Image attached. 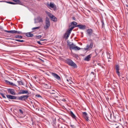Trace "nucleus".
Masks as SVG:
<instances>
[{"label": "nucleus", "mask_w": 128, "mask_h": 128, "mask_svg": "<svg viewBox=\"0 0 128 128\" xmlns=\"http://www.w3.org/2000/svg\"><path fill=\"white\" fill-rule=\"evenodd\" d=\"M126 7H128V5H126Z\"/></svg>", "instance_id": "nucleus-49"}, {"label": "nucleus", "mask_w": 128, "mask_h": 128, "mask_svg": "<svg viewBox=\"0 0 128 128\" xmlns=\"http://www.w3.org/2000/svg\"><path fill=\"white\" fill-rule=\"evenodd\" d=\"M37 19L39 22H43L42 17L40 16L38 17L37 18Z\"/></svg>", "instance_id": "nucleus-17"}, {"label": "nucleus", "mask_w": 128, "mask_h": 128, "mask_svg": "<svg viewBox=\"0 0 128 128\" xmlns=\"http://www.w3.org/2000/svg\"><path fill=\"white\" fill-rule=\"evenodd\" d=\"M29 94V92L27 90H20L19 91L18 93V94Z\"/></svg>", "instance_id": "nucleus-7"}, {"label": "nucleus", "mask_w": 128, "mask_h": 128, "mask_svg": "<svg viewBox=\"0 0 128 128\" xmlns=\"http://www.w3.org/2000/svg\"><path fill=\"white\" fill-rule=\"evenodd\" d=\"M52 75L54 78L58 80H60V77L56 74L54 72H52Z\"/></svg>", "instance_id": "nucleus-9"}, {"label": "nucleus", "mask_w": 128, "mask_h": 128, "mask_svg": "<svg viewBox=\"0 0 128 128\" xmlns=\"http://www.w3.org/2000/svg\"><path fill=\"white\" fill-rule=\"evenodd\" d=\"M52 94H54V93H52Z\"/></svg>", "instance_id": "nucleus-52"}, {"label": "nucleus", "mask_w": 128, "mask_h": 128, "mask_svg": "<svg viewBox=\"0 0 128 128\" xmlns=\"http://www.w3.org/2000/svg\"><path fill=\"white\" fill-rule=\"evenodd\" d=\"M4 31L5 32L10 33V30H4Z\"/></svg>", "instance_id": "nucleus-38"}, {"label": "nucleus", "mask_w": 128, "mask_h": 128, "mask_svg": "<svg viewBox=\"0 0 128 128\" xmlns=\"http://www.w3.org/2000/svg\"><path fill=\"white\" fill-rule=\"evenodd\" d=\"M102 28H103L104 26V23L103 21H102Z\"/></svg>", "instance_id": "nucleus-37"}, {"label": "nucleus", "mask_w": 128, "mask_h": 128, "mask_svg": "<svg viewBox=\"0 0 128 128\" xmlns=\"http://www.w3.org/2000/svg\"><path fill=\"white\" fill-rule=\"evenodd\" d=\"M46 13L47 14L48 16L50 17V18H52L54 15L52 14L50 12H46Z\"/></svg>", "instance_id": "nucleus-19"}, {"label": "nucleus", "mask_w": 128, "mask_h": 128, "mask_svg": "<svg viewBox=\"0 0 128 128\" xmlns=\"http://www.w3.org/2000/svg\"><path fill=\"white\" fill-rule=\"evenodd\" d=\"M0 28H3V27L2 26H0Z\"/></svg>", "instance_id": "nucleus-46"}, {"label": "nucleus", "mask_w": 128, "mask_h": 128, "mask_svg": "<svg viewBox=\"0 0 128 128\" xmlns=\"http://www.w3.org/2000/svg\"><path fill=\"white\" fill-rule=\"evenodd\" d=\"M72 19L74 20H75V18L74 17H72Z\"/></svg>", "instance_id": "nucleus-47"}, {"label": "nucleus", "mask_w": 128, "mask_h": 128, "mask_svg": "<svg viewBox=\"0 0 128 128\" xmlns=\"http://www.w3.org/2000/svg\"><path fill=\"white\" fill-rule=\"evenodd\" d=\"M16 33L19 34H22V32L20 31H18L17 30H16Z\"/></svg>", "instance_id": "nucleus-29"}, {"label": "nucleus", "mask_w": 128, "mask_h": 128, "mask_svg": "<svg viewBox=\"0 0 128 128\" xmlns=\"http://www.w3.org/2000/svg\"><path fill=\"white\" fill-rule=\"evenodd\" d=\"M87 34L90 36L92 34V30L91 29H88L87 30Z\"/></svg>", "instance_id": "nucleus-14"}, {"label": "nucleus", "mask_w": 128, "mask_h": 128, "mask_svg": "<svg viewBox=\"0 0 128 128\" xmlns=\"http://www.w3.org/2000/svg\"><path fill=\"white\" fill-rule=\"evenodd\" d=\"M27 36L32 37L34 35L33 34L31 33L30 32H28L25 34Z\"/></svg>", "instance_id": "nucleus-16"}, {"label": "nucleus", "mask_w": 128, "mask_h": 128, "mask_svg": "<svg viewBox=\"0 0 128 128\" xmlns=\"http://www.w3.org/2000/svg\"><path fill=\"white\" fill-rule=\"evenodd\" d=\"M74 26H76V25L77 24V23L75 22H73L71 23Z\"/></svg>", "instance_id": "nucleus-28"}, {"label": "nucleus", "mask_w": 128, "mask_h": 128, "mask_svg": "<svg viewBox=\"0 0 128 128\" xmlns=\"http://www.w3.org/2000/svg\"><path fill=\"white\" fill-rule=\"evenodd\" d=\"M89 40L91 41L90 44H87L86 47L84 48V49L86 50H90L93 47V43L92 42V40Z\"/></svg>", "instance_id": "nucleus-4"}, {"label": "nucleus", "mask_w": 128, "mask_h": 128, "mask_svg": "<svg viewBox=\"0 0 128 128\" xmlns=\"http://www.w3.org/2000/svg\"><path fill=\"white\" fill-rule=\"evenodd\" d=\"M70 126L72 128H75V126L74 125H70Z\"/></svg>", "instance_id": "nucleus-41"}, {"label": "nucleus", "mask_w": 128, "mask_h": 128, "mask_svg": "<svg viewBox=\"0 0 128 128\" xmlns=\"http://www.w3.org/2000/svg\"><path fill=\"white\" fill-rule=\"evenodd\" d=\"M53 16L52 18H51V20L54 22L56 21H57V18L54 16Z\"/></svg>", "instance_id": "nucleus-21"}, {"label": "nucleus", "mask_w": 128, "mask_h": 128, "mask_svg": "<svg viewBox=\"0 0 128 128\" xmlns=\"http://www.w3.org/2000/svg\"><path fill=\"white\" fill-rule=\"evenodd\" d=\"M15 37L16 38H22V36L19 35H17L15 36Z\"/></svg>", "instance_id": "nucleus-25"}, {"label": "nucleus", "mask_w": 128, "mask_h": 128, "mask_svg": "<svg viewBox=\"0 0 128 128\" xmlns=\"http://www.w3.org/2000/svg\"><path fill=\"white\" fill-rule=\"evenodd\" d=\"M66 80H67V81L68 82H70V83H71L70 82H71V81L70 80V79H69V80L67 79Z\"/></svg>", "instance_id": "nucleus-42"}, {"label": "nucleus", "mask_w": 128, "mask_h": 128, "mask_svg": "<svg viewBox=\"0 0 128 128\" xmlns=\"http://www.w3.org/2000/svg\"><path fill=\"white\" fill-rule=\"evenodd\" d=\"M6 2L8 4H18V3H16L15 2Z\"/></svg>", "instance_id": "nucleus-23"}, {"label": "nucleus", "mask_w": 128, "mask_h": 128, "mask_svg": "<svg viewBox=\"0 0 128 128\" xmlns=\"http://www.w3.org/2000/svg\"><path fill=\"white\" fill-rule=\"evenodd\" d=\"M67 45L68 46L69 48L71 50H78L80 49V48L75 45L72 42H70L67 41Z\"/></svg>", "instance_id": "nucleus-1"}, {"label": "nucleus", "mask_w": 128, "mask_h": 128, "mask_svg": "<svg viewBox=\"0 0 128 128\" xmlns=\"http://www.w3.org/2000/svg\"><path fill=\"white\" fill-rule=\"evenodd\" d=\"M92 56V54H90L88 55L85 58H84V60L87 61H88L90 60Z\"/></svg>", "instance_id": "nucleus-15"}, {"label": "nucleus", "mask_w": 128, "mask_h": 128, "mask_svg": "<svg viewBox=\"0 0 128 128\" xmlns=\"http://www.w3.org/2000/svg\"><path fill=\"white\" fill-rule=\"evenodd\" d=\"M40 27V26H38L37 27H34L32 28V30H34L35 29H39Z\"/></svg>", "instance_id": "nucleus-27"}, {"label": "nucleus", "mask_w": 128, "mask_h": 128, "mask_svg": "<svg viewBox=\"0 0 128 128\" xmlns=\"http://www.w3.org/2000/svg\"><path fill=\"white\" fill-rule=\"evenodd\" d=\"M7 98L9 99L16 100V97L9 95H6Z\"/></svg>", "instance_id": "nucleus-10"}, {"label": "nucleus", "mask_w": 128, "mask_h": 128, "mask_svg": "<svg viewBox=\"0 0 128 128\" xmlns=\"http://www.w3.org/2000/svg\"><path fill=\"white\" fill-rule=\"evenodd\" d=\"M8 92L9 93H10L12 94L13 95H15L16 94L14 90V89L9 88L8 89Z\"/></svg>", "instance_id": "nucleus-11"}, {"label": "nucleus", "mask_w": 128, "mask_h": 128, "mask_svg": "<svg viewBox=\"0 0 128 128\" xmlns=\"http://www.w3.org/2000/svg\"><path fill=\"white\" fill-rule=\"evenodd\" d=\"M42 36L41 35H39L36 36V38L39 39L41 38Z\"/></svg>", "instance_id": "nucleus-33"}, {"label": "nucleus", "mask_w": 128, "mask_h": 128, "mask_svg": "<svg viewBox=\"0 0 128 128\" xmlns=\"http://www.w3.org/2000/svg\"><path fill=\"white\" fill-rule=\"evenodd\" d=\"M91 73L92 74H93V75H94V72H91Z\"/></svg>", "instance_id": "nucleus-45"}, {"label": "nucleus", "mask_w": 128, "mask_h": 128, "mask_svg": "<svg viewBox=\"0 0 128 128\" xmlns=\"http://www.w3.org/2000/svg\"><path fill=\"white\" fill-rule=\"evenodd\" d=\"M75 27V26H74L72 27L71 28H70L68 30L66 33H68L69 34H70L72 30Z\"/></svg>", "instance_id": "nucleus-18"}, {"label": "nucleus", "mask_w": 128, "mask_h": 128, "mask_svg": "<svg viewBox=\"0 0 128 128\" xmlns=\"http://www.w3.org/2000/svg\"><path fill=\"white\" fill-rule=\"evenodd\" d=\"M0 94L2 96V97L4 98H6V97L4 96V94L2 93H0Z\"/></svg>", "instance_id": "nucleus-31"}, {"label": "nucleus", "mask_w": 128, "mask_h": 128, "mask_svg": "<svg viewBox=\"0 0 128 128\" xmlns=\"http://www.w3.org/2000/svg\"><path fill=\"white\" fill-rule=\"evenodd\" d=\"M82 116L86 120L88 121L89 120L88 119V115L87 114L86 112H82Z\"/></svg>", "instance_id": "nucleus-8"}, {"label": "nucleus", "mask_w": 128, "mask_h": 128, "mask_svg": "<svg viewBox=\"0 0 128 128\" xmlns=\"http://www.w3.org/2000/svg\"><path fill=\"white\" fill-rule=\"evenodd\" d=\"M19 112L20 113H21V114H22L23 113V111H22V110H21V109H20L19 110Z\"/></svg>", "instance_id": "nucleus-35"}, {"label": "nucleus", "mask_w": 128, "mask_h": 128, "mask_svg": "<svg viewBox=\"0 0 128 128\" xmlns=\"http://www.w3.org/2000/svg\"><path fill=\"white\" fill-rule=\"evenodd\" d=\"M52 90L53 91H54V90Z\"/></svg>", "instance_id": "nucleus-53"}, {"label": "nucleus", "mask_w": 128, "mask_h": 128, "mask_svg": "<svg viewBox=\"0 0 128 128\" xmlns=\"http://www.w3.org/2000/svg\"><path fill=\"white\" fill-rule=\"evenodd\" d=\"M66 34H67V36H66V39H67L68 38V37L69 36V35H70V34H69L68 33H66Z\"/></svg>", "instance_id": "nucleus-34"}, {"label": "nucleus", "mask_w": 128, "mask_h": 128, "mask_svg": "<svg viewBox=\"0 0 128 128\" xmlns=\"http://www.w3.org/2000/svg\"><path fill=\"white\" fill-rule=\"evenodd\" d=\"M17 82L19 85H24L23 82L22 81H18Z\"/></svg>", "instance_id": "nucleus-24"}, {"label": "nucleus", "mask_w": 128, "mask_h": 128, "mask_svg": "<svg viewBox=\"0 0 128 128\" xmlns=\"http://www.w3.org/2000/svg\"><path fill=\"white\" fill-rule=\"evenodd\" d=\"M37 42L39 44L42 45V44L41 43L40 41H38Z\"/></svg>", "instance_id": "nucleus-40"}, {"label": "nucleus", "mask_w": 128, "mask_h": 128, "mask_svg": "<svg viewBox=\"0 0 128 128\" xmlns=\"http://www.w3.org/2000/svg\"><path fill=\"white\" fill-rule=\"evenodd\" d=\"M60 128H66V126L64 125H63L60 127Z\"/></svg>", "instance_id": "nucleus-36"}, {"label": "nucleus", "mask_w": 128, "mask_h": 128, "mask_svg": "<svg viewBox=\"0 0 128 128\" xmlns=\"http://www.w3.org/2000/svg\"><path fill=\"white\" fill-rule=\"evenodd\" d=\"M46 6L50 8V7L53 8L54 10H56L57 8L55 4L52 2H50V4L48 3L47 4Z\"/></svg>", "instance_id": "nucleus-5"}, {"label": "nucleus", "mask_w": 128, "mask_h": 128, "mask_svg": "<svg viewBox=\"0 0 128 128\" xmlns=\"http://www.w3.org/2000/svg\"><path fill=\"white\" fill-rule=\"evenodd\" d=\"M116 69V71L117 74L118 76H120V72L119 71V66L118 65H116L115 67Z\"/></svg>", "instance_id": "nucleus-13"}, {"label": "nucleus", "mask_w": 128, "mask_h": 128, "mask_svg": "<svg viewBox=\"0 0 128 128\" xmlns=\"http://www.w3.org/2000/svg\"><path fill=\"white\" fill-rule=\"evenodd\" d=\"M50 26V22L48 18L46 17L45 21V25L44 26V29L46 30L49 28Z\"/></svg>", "instance_id": "nucleus-2"}, {"label": "nucleus", "mask_w": 128, "mask_h": 128, "mask_svg": "<svg viewBox=\"0 0 128 128\" xmlns=\"http://www.w3.org/2000/svg\"><path fill=\"white\" fill-rule=\"evenodd\" d=\"M12 101L15 102H18L17 101L14 100H12Z\"/></svg>", "instance_id": "nucleus-48"}, {"label": "nucleus", "mask_w": 128, "mask_h": 128, "mask_svg": "<svg viewBox=\"0 0 128 128\" xmlns=\"http://www.w3.org/2000/svg\"><path fill=\"white\" fill-rule=\"evenodd\" d=\"M108 58H110V59H111L112 58H111V57L109 55V57L108 56Z\"/></svg>", "instance_id": "nucleus-44"}, {"label": "nucleus", "mask_w": 128, "mask_h": 128, "mask_svg": "<svg viewBox=\"0 0 128 128\" xmlns=\"http://www.w3.org/2000/svg\"><path fill=\"white\" fill-rule=\"evenodd\" d=\"M70 114L71 116L74 118L76 119V116L71 111L70 112Z\"/></svg>", "instance_id": "nucleus-20"}, {"label": "nucleus", "mask_w": 128, "mask_h": 128, "mask_svg": "<svg viewBox=\"0 0 128 128\" xmlns=\"http://www.w3.org/2000/svg\"><path fill=\"white\" fill-rule=\"evenodd\" d=\"M29 96L28 95H24L18 97V99L20 100L25 101L28 98Z\"/></svg>", "instance_id": "nucleus-6"}, {"label": "nucleus", "mask_w": 128, "mask_h": 128, "mask_svg": "<svg viewBox=\"0 0 128 128\" xmlns=\"http://www.w3.org/2000/svg\"><path fill=\"white\" fill-rule=\"evenodd\" d=\"M10 85H12V86H17L15 84H14L12 82H10V83H9Z\"/></svg>", "instance_id": "nucleus-32"}, {"label": "nucleus", "mask_w": 128, "mask_h": 128, "mask_svg": "<svg viewBox=\"0 0 128 128\" xmlns=\"http://www.w3.org/2000/svg\"><path fill=\"white\" fill-rule=\"evenodd\" d=\"M37 22L36 21H35V22H34V23H35V24H36Z\"/></svg>", "instance_id": "nucleus-50"}, {"label": "nucleus", "mask_w": 128, "mask_h": 128, "mask_svg": "<svg viewBox=\"0 0 128 128\" xmlns=\"http://www.w3.org/2000/svg\"><path fill=\"white\" fill-rule=\"evenodd\" d=\"M5 81L7 83H8V84L10 83V82H9V81L7 80H5Z\"/></svg>", "instance_id": "nucleus-39"}, {"label": "nucleus", "mask_w": 128, "mask_h": 128, "mask_svg": "<svg viewBox=\"0 0 128 128\" xmlns=\"http://www.w3.org/2000/svg\"><path fill=\"white\" fill-rule=\"evenodd\" d=\"M10 33L13 34L14 33H16V30H10Z\"/></svg>", "instance_id": "nucleus-26"}, {"label": "nucleus", "mask_w": 128, "mask_h": 128, "mask_svg": "<svg viewBox=\"0 0 128 128\" xmlns=\"http://www.w3.org/2000/svg\"><path fill=\"white\" fill-rule=\"evenodd\" d=\"M66 62L69 65L74 68H76L77 67L76 64L70 59H67L66 60Z\"/></svg>", "instance_id": "nucleus-3"}, {"label": "nucleus", "mask_w": 128, "mask_h": 128, "mask_svg": "<svg viewBox=\"0 0 128 128\" xmlns=\"http://www.w3.org/2000/svg\"><path fill=\"white\" fill-rule=\"evenodd\" d=\"M12 0L14 2L17 3H18V4H20L21 3V2L19 0Z\"/></svg>", "instance_id": "nucleus-22"}, {"label": "nucleus", "mask_w": 128, "mask_h": 128, "mask_svg": "<svg viewBox=\"0 0 128 128\" xmlns=\"http://www.w3.org/2000/svg\"><path fill=\"white\" fill-rule=\"evenodd\" d=\"M75 27H77L81 29H84L86 28V26L85 25H78L77 26H75Z\"/></svg>", "instance_id": "nucleus-12"}, {"label": "nucleus", "mask_w": 128, "mask_h": 128, "mask_svg": "<svg viewBox=\"0 0 128 128\" xmlns=\"http://www.w3.org/2000/svg\"><path fill=\"white\" fill-rule=\"evenodd\" d=\"M13 40H14V39H13ZM14 40H15L16 41H17L18 42H23L24 41V40H16V39Z\"/></svg>", "instance_id": "nucleus-30"}, {"label": "nucleus", "mask_w": 128, "mask_h": 128, "mask_svg": "<svg viewBox=\"0 0 128 128\" xmlns=\"http://www.w3.org/2000/svg\"><path fill=\"white\" fill-rule=\"evenodd\" d=\"M41 40V41H42V40Z\"/></svg>", "instance_id": "nucleus-51"}, {"label": "nucleus", "mask_w": 128, "mask_h": 128, "mask_svg": "<svg viewBox=\"0 0 128 128\" xmlns=\"http://www.w3.org/2000/svg\"><path fill=\"white\" fill-rule=\"evenodd\" d=\"M61 100L64 102H65L66 101V100L64 99H62Z\"/></svg>", "instance_id": "nucleus-43"}]
</instances>
